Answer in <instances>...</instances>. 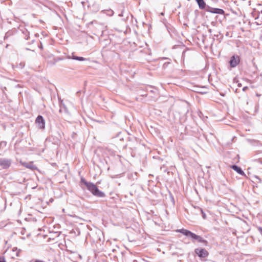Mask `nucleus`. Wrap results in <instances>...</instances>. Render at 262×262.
Here are the masks:
<instances>
[{
	"label": "nucleus",
	"mask_w": 262,
	"mask_h": 262,
	"mask_svg": "<svg viewBox=\"0 0 262 262\" xmlns=\"http://www.w3.org/2000/svg\"><path fill=\"white\" fill-rule=\"evenodd\" d=\"M195 252L200 257L202 258H205L209 254L208 252L203 248H197L195 250Z\"/></svg>",
	"instance_id": "nucleus-4"
},
{
	"label": "nucleus",
	"mask_w": 262,
	"mask_h": 262,
	"mask_svg": "<svg viewBox=\"0 0 262 262\" xmlns=\"http://www.w3.org/2000/svg\"><path fill=\"white\" fill-rule=\"evenodd\" d=\"M25 64L23 63V64L22 65V67H24Z\"/></svg>",
	"instance_id": "nucleus-20"
},
{
	"label": "nucleus",
	"mask_w": 262,
	"mask_h": 262,
	"mask_svg": "<svg viewBox=\"0 0 262 262\" xmlns=\"http://www.w3.org/2000/svg\"><path fill=\"white\" fill-rule=\"evenodd\" d=\"M196 2L200 9H204L205 7L206 4L203 0H197Z\"/></svg>",
	"instance_id": "nucleus-10"
},
{
	"label": "nucleus",
	"mask_w": 262,
	"mask_h": 262,
	"mask_svg": "<svg viewBox=\"0 0 262 262\" xmlns=\"http://www.w3.org/2000/svg\"><path fill=\"white\" fill-rule=\"evenodd\" d=\"M107 14L110 16H112L113 14V11L112 10H108L107 11Z\"/></svg>",
	"instance_id": "nucleus-13"
},
{
	"label": "nucleus",
	"mask_w": 262,
	"mask_h": 262,
	"mask_svg": "<svg viewBox=\"0 0 262 262\" xmlns=\"http://www.w3.org/2000/svg\"><path fill=\"white\" fill-rule=\"evenodd\" d=\"M72 59L78 60V61H84L86 60L85 58L82 57H79V56H72Z\"/></svg>",
	"instance_id": "nucleus-12"
},
{
	"label": "nucleus",
	"mask_w": 262,
	"mask_h": 262,
	"mask_svg": "<svg viewBox=\"0 0 262 262\" xmlns=\"http://www.w3.org/2000/svg\"><path fill=\"white\" fill-rule=\"evenodd\" d=\"M195 1H196L197 0H195Z\"/></svg>",
	"instance_id": "nucleus-21"
},
{
	"label": "nucleus",
	"mask_w": 262,
	"mask_h": 262,
	"mask_svg": "<svg viewBox=\"0 0 262 262\" xmlns=\"http://www.w3.org/2000/svg\"><path fill=\"white\" fill-rule=\"evenodd\" d=\"M12 163L10 159L5 158H0V166L3 169H7L10 167Z\"/></svg>",
	"instance_id": "nucleus-3"
},
{
	"label": "nucleus",
	"mask_w": 262,
	"mask_h": 262,
	"mask_svg": "<svg viewBox=\"0 0 262 262\" xmlns=\"http://www.w3.org/2000/svg\"><path fill=\"white\" fill-rule=\"evenodd\" d=\"M231 168H232L233 170H234L235 171H236L238 174L242 175V176H245V173L243 171V170L238 166L235 165H232L231 166Z\"/></svg>",
	"instance_id": "nucleus-9"
},
{
	"label": "nucleus",
	"mask_w": 262,
	"mask_h": 262,
	"mask_svg": "<svg viewBox=\"0 0 262 262\" xmlns=\"http://www.w3.org/2000/svg\"><path fill=\"white\" fill-rule=\"evenodd\" d=\"M247 89H248L247 86H245V87L243 88V91H246Z\"/></svg>",
	"instance_id": "nucleus-16"
},
{
	"label": "nucleus",
	"mask_w": 262,
	"mask_h": 262,
	"mask_svg": "<svg viewBox=\"0 0 262 262\" xmlns=\"http://www.w3.org/2000/svg\"><path fill=\"white\" fill-rule=\"evenodd\" d=\"M239 56L233 55L231 57L229 63L232 68H234L239 63Z\"/></svg>",
	"instance_id": "nucleus-6"
},
{
	"label": "nucleus",
	"mask_w": 262,
	"mask_h": 262,
	"mask_svg": "<svg viewBox=\"0 0 262 262\" xmlns=\"http://www.w3.org/2000/svg\"><path fill=\"white\" fill-rule=\"evenodd\" d=\"M50 202H52L53 201V199H50Z\"/></svg>",
	"instance_id": "nucleus-19"
},
{
	"label": "nucleus",
	"mask_w": 262,
	"mask_h": 262,
	"mask_svg": "<svg viewBox=\"0 0 262 262\" xmlns=\"http://www.w3.org/2000/svg\"><path fill=\"white\" fill-rule=\"evenodd\" d=\"M36 123L39 129H44L45 127V122L42 116L39 115L36 119Z\"/></svg>",
	"instance_id": "nucleus-5"
},
{
	"label": "nucleus",
	"mask_w": 262,
	"mask_h": 262,
	"mask_svg": "<svg viewBox=\"0 0 262 262\" xmlns=\"http://www.w3.org/2000/svg\"><path fill=\"white\" fill-rule=\"evenodd\" d=\"M20 163L24 167L30 169L31 170L36 169L37 168V167L34 165H33V162L27 163L25 162L20 161Z\"/></svg>",
	"instance_id": "nucleus-8"
},
{
	"label": "nucleus",
	"mask_w": 262,
	"mask_h": 262,
	"mask_svg": "<svg viewBox=\"0 0 262 262\" xmlns=\"http://www.w3.org/2000/svg\"><path fill=\"white\" fill-rule=\"evenodd\" d=\"M203 218H204V219H205V214H204V215H203Z\"/></svg>",
	"instance_id": "nucleus-18"
},
{
	"label": "nucleus",
	"mask_w": 262,
	"mask_h": 262,
	"mask_svg": "<svg viewBox=\"0 0 262 262\" xmlns=\"http://www.w3.org/2000/svg\"><path fill=\"white\" fill-rule=\"evenodd\" d=\"M207 11L211 12L212 13L219 14H223L224 13V11L222 9L219 8H215L209 7L207 9Z\"/></svg>",
	"instance_id": "nucleus-7"
},
{
	"label": "nucleus",
	"mask_w": 262,
	"mask_h": 262,
	"mask_svg": "<svg viewBox=\"0 0 262 262\" xmlns=\"http://www.w3.org/2000/svg\"><path fill=\"white\" fill-rule=\"evenodd\" d=\"M60 108L59 110V112H61L62 111V107L64 108V111H65L66 113L68 112L67 108L66 107V106L64 105V104L63 103L62 100L61 101L60 103Z\"/></svg>",
	"instance_id": "nucleus-11"
},
{
	"label": "nucleus",
	"mask_w": 262,
	"mask_h": 262,
	"mask_svg": "<svg viewBox=\"0 0 262 262\" xmlns=\"http://www.w3.org/2000/svg\"><path fill=\"white\" fill-rule=\"evenodd\" d=\"M176 231L178 232H180V233H182L183 235H185L187 236H190L192 239H196L199 242L203 243L205 244H207V242L206 240L203 239L201 236L197 235L195 234H194L186 229H182L177 230Z\"/></svg>",
	"instance_id": "nucleus-2"
},
{
	"label": "nucleus",
	"mask_w": 262,
	"mask_h": 262,
	"mask_svg": "<svg viewBox=\"0 0 262 262\" xmlns=\"http://www.w3.org/2000/svg\"><path fill=\"white\" fill-rule=\"evenodd\" d=\"M256 178L259 180V182L260 183H262L261 180L260 179V178L258 177H256Z\"/></svg>",
	"instance_id": "nucleus-15"
},
{
	"label": "nucleus",
	"mask_w": 262,
	"mask_h": 262,
	"mask_svg": "<svg viewBox=\"0 0 262 262\" xmlns=\"http://www.w3.org/2000/svg\"><path fill=\"white\" fill-rule=\"evenodd\" d=\"M81 182L85 185L87 189L95 196L99 198L105 196V193L99 190L94 183L87 182L84 178L81 179Z\"/></svg>",
	"instance_id": "nucleus-1"
},
{
	"label": "nucleus",
	"mask_w": 262,
	"mask_h": 262,
	"mask_svg": "<svg viewBox=\"0 0 262 262\" xmlns=\"http://www.w3.org/2000/svg\"><path fill=\"white\" fill-rule=\"evenodd\" d=\"M3 144H4V145H6V142H2L0 143V145H2Z\"/></svg>",
	"instance_id": "nucleus-17"
},
{
	"label": "nucleus",
	"mask_w": 262,
	"mask_h": 262,
	"mask_svg": "<svg viewBox=\"0 0 262 262\" xmlns=\"http://www.w3.org/2000/svg\"><path fill=\"white\" fill-rule=\"evenodd\" d=\"M0 262H6V260L3 257H0Z\"/></svg>",
	"instance_id": "nucleus-14"
}]
</instances>
